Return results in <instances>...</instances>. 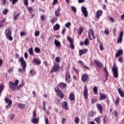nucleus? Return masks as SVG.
Returning <instances> with one entry per match:
<instances>
[{
  "instance_id": "42",
  "label": "nucleus",
  "mask_w": 124,
  "mask_h": 124,
  "mask_svg": "<svg viewBox=\"0 0 124 124\" xmlns=\"http://www.w3.org/2000/svg\"><path fill=\"white\" fill-rule=\"evenodd\" d=\"M55 61H56V62H61V57H57L55 58Z\"/></svg>"
},
{
  "instance_id": "38",
  "label": "nucleus",
  "mask_w": 124,
  "mask_h": 124,
  "mask_svg": "<svg viewBox=\"0 0 124 124\" xmlns=\"http://www.w3.org/2000/svg\"><path fill=\"white\" fill-rule=\"evenodd\" d=\"M18 107L19 108H22V109H24L26 106L23 104H19L18 105Z\"/></svg>"
},
{
  "instance_id": "59",
  "label": "nucleus",
  "mask_w": 124,
  "mask_h": 124,
  "mask_svg": "<svg viewBox=\"0 0 124 124\" xmlns=\"http://www.w3.org/2000/svg\"><path fill=\"white\" fill-rule=\"evenodd\" d=\"M41 19L42 21H44L45 20V16L44 15L41 16Z\"/></svg>"
},
{
  "instance_id": "16",
  "label": "nucleus",
  "mask_w": 124,
  "mask_h": 124,
  "mask_svg": "<svg viewBox=\"0 0 124 124\" xmlns=\"http://www.w3.org/2000/svg\"><path fill=\"white\" fill-rule=\"evenodd\" d=\"M58 86L61 89H64V88H65L66 87V83L61 82L58 84Z\"/></svg>"
},
{
  "instance_id": "48",
  "label": "nucleus",
  "mask_w": 124,
  "mask_h": 124,
  "mask_svg": "<svg viewBox=\"0 0 124 124\" xmlns=\"http://www.w3.org/2000/svg\"><path fill=\"white\" fill-rule=\"evenodd\" d=\"M24 5L28 6L29 4V0H24Z\"/></svg>"
},
{
  "instance_id": "6",
  "label": "nucleus",
  "mask_w": 124,
  "mask_h": 124,
  "mask_svg": "<svg viewBox=\"0 0 124 124\" xmlns=\"http://www.w3.org/2000/svg\"><path fill=\"white\" fill-rule=\"evenodd\" d=\"M89 95V93H88V87L87 85H85L83 90V96L85 99H88V96Z\"/></svg>"
},
{
  "instance_id": "57",
  "label": "nucleus",
  "mask_w": 124,
  "mask_h": 124,
  "mask_svg": "<svg viewBox=\"0 0 124 124\" xmlns=\"http://www.w3.org/2000/svg\"><path fill=\"white\" fill-rule=\"evenodd\" d=\"M24 35H26V32H20V36H24Z\"/></svg>"
},
{
  "instance_id": "52",
  "label": "nucleus",
  "mask_w": 124,
  "mask_h": 124,
  "mask_svg": "<svg viewBox=\"0 0 124 124\" xmlns=\"http://www.w3.org/2000/svg\"><path fill=\"white\" fill-rule=\"evenodd\" d=\"M32 118H36V111L34 110L33 112V117Z\"/></svg>"
},
{
  "instance_id": "1",
  "label": "nucleus",
  "mask_w": 124,
  "mask_h": 124,
  "mask_svg": "<svg viewBox=\"0 0 124 124\" xmlns=\"http://www.w3.org/2000/svg\"><path fill=\"white\" fill-rule=\"evenodd\" d=\"M19 61L21 62V66L23 69L20 68L18 69V71L19 72H23V71H26V67H27V63L26 62V61H25V60H24V58L23 57H21L19 59Z\"/></svg>"
},
{
  "instance_id": "22",
  "label": "nucleus",
  "mask_w": 124,
  "mask_h": 124,
  "mask_svg": "<svg viewBox=\"0 0 124 124\" xmlns=\"http://www.w3.org/2000/svg\"><path fill=\"white\" fill-rule=\"evenodd\" d=\"M31 122L33 124H37V123L39 122V118H32L31 119Z\"/></svg>"
},
{
  "instance_id": "51",
  "label": "nucleus",
  "mask_w": 124,
  "mask_h": 124,
  "mask_svg": "<svg viewBox=\"0 0 124 124\" xmlns=\"http://www.w3.org/2000/svg\"><path fill=\"white\" fill-rule=\"evenodd\" d=\"M104 72H106V75L108 76V72L107 71V67L106 66L105 67V68L104 69Z\"/></svg>"
},
{
  "instance_id": "20",
  "label": "nucleus",
  "mask_w": 124,
  "mask_h": 124,
  "mask_svg": "<svg viewBox=\"0 0 124 124\" xmlns=\"http://www.w3.org/2000/svg\"><path fill=\"white\" fill-rule=\"evenodd\" d=\"M81 80L82 82H86L88 80V75L84 74L81 76Z\"/></svg>"
},
{
  "instance_id": "30",
  "label": "nucleus",
  "mask_w": 124,
  "mask_h": 124,
  "mask_svg": "<svg viewBox=\"0 0 124 124\" xmlns=\"http://www.w3.org/2000/svg\"><path fill=\"white\" fill-rule=\"evenodd\" d=\"M96 115V113L94 111H91L89 113V117H94Z\"/></svg>"
},
{
  "instance_id": "17",
  "label": "nucleus",
  "mask_w": 124,
  "mask_h": 124,
  "mask_svg": "<svg viewBox=\"0 0 124 124\" xmlns=\"http://www.w3.org/2000/svg\"><path fill=\"white\" fill-rule=\"evenodd\" d=\"M67 102L64 101L62 103V106L63 107V108L64 109H65V110H68V109H69V108H68V107L67 106Z\"/></svg>"
},
{
  "instance_id": "49",
  "label": "nucleus",
  "mask_w": 124,
  "mask_h": 124,
  "mask_svg": "<svg viewBox=\"0 0 124 124\" xmlns=\"http://www.w3.org/2000/svg\"><path fill=\"white\" fill-rule=\"evenodd\" d=\"M13 69H14V67H11L10 69L8 71V73H11V72H13Z\"/></svg>"
},
{
  "instance_id": "10",
  "label": "nucleus",
  "mask_w": 124,
  "mask_h": 124,
  "mask_svg": "<svg viewBox=\"0 0 124 124\" xmlns=\"http://www.w3.org/2000/svg\"><path fill=\"white\" fill-rule=\"evenodd\" d=\"M81 10L85 17L87 18V17H88V11L87 10V8L82 6L81 8Z\"/></svg>"
},
{
  "instance_id": "33",
  "label": "nucleus",
  "mask_w": 124,
  "mask_h": 124,
  "mask_svg": "<svg viewBox=\"0 0 124 124\" xmlns=\"http://www.w3.org/2000/svg\"><path fill=\"white\" fill-rule=\"evenodd\" d=\"M71 26V22H68L66 23L65 24V27H66V28H67L68 29H69V28H70V26Z\"/></svg>"
},
{
  "instance_id": "53",
  "label": "nucleus",
  "mask_w": 124,
  "mask_h": 124,
  "mask_svg": "<svg viewBox=\"0 0 124 124\" xmlns=\"http://www.w3.org/2000/svg\"><path fill=\"white\" fill-rule=\"evenodd\" d=\"M109 21H111L112 23H113V22H115V19H114V18H113L112 17H110Z\"/></svg>"
},
{
  "instance_id": "62",
  "label": "nucleus",
  "mask_w": 124,
  "mask_h": 124,
  "mask_svg": "<svg viewBox=\"0 0 124 124\" xmlns=\"http://www.w3.org/2000/svg\"><path fill=\"white\" fill-rule=\"evenodd\" d=\"M118 114H119V113L116 110H114V115L115 117H118Z\"/></svg>"
},
{
  "instance_id": "26",
  "label": "nucleus",
  "mask_w": 124,
  "mask_h": 124,
  "mask_svg": "<svg viewBox=\"0 0 124 124\" xmlns=\"http://www.w3.org/2000/svg\"><path fill=\"white\" fill-rule=\"evenodd\" d=\"M25 85V82L22 81L21 82V83L19 85V86H17V90H20L22 87H24Z\"/></svg>"
},
{
  "instance_id": "13",
  "label": "nucleus",
  "mask_w": 124,
  "mask_h": 124,
  "mask_svg": "<svg viewBox=\"0 0 124 124\" xmlns=\"http://www.w3.org/2000/svg\"><path fill=\"white\" fill-rule=\"evenodd\" d=\"M102 13H103L102 11L101 10L98 11L96 13V18H97V19H99L101 15H102Z\"/></svg>"
},
{
  "instance_id": "40",
  "label": "nucleus",
  "mask_w": 124,
  "mask_h": 124,
  "mask_svg": "<svg viewBox=\"0 0 124 124\" xmlns=\"http://www.w3.org/2000/svg\"><path fill=\"white\" fill-rule=\"evenodd\" d=\"M99 48H100L101 51H103V49H104V48L103 47V44L101 42H100Z\"/></svg>"
},
{
  "instance_id": "23",
  "label": "nucleus",
  "mask_w": 124,
  "mask_h": 124,
  "mask_svg": "<svg viewBox=\"0 0 124 124\" xmlns=\"http://www.w3.org/2000/svg\"><path fill=\"white\" fill-rule=\"evenodd\" d=\"M118 92L121 97H124V92L123 91H122V90L119 88L118 89Z\"/></svg>"
},
{
  "instance_id": "8",
  "label": "nucleus",
  "mask_w": 124,
  "mask_h": 124,
  "mask_svg": "<svg viewBox=\"0 0 124 124\" xmlns=\"http://www.w3.org/2000/svg\"><path fill=\"white\" fill-rule=\"evenodd\" d=\"M60 69V65L59 64H54L52 70H51V72H58Z\"/></svg>"
},
{
  "instance_id": "43",
  "label": "nucleus",
  "mask_w": 124,
  "mask_h": 124,
  "mask_svg": "<svg viewBox=\"0 0 124 124\" xmlns=\"http://www.w3.org/2000/svg\"><path fill=\"white\" fill-rule=\"evenodd\" d=\"M84 42L85 45H89V44L90 43V42L89 41L88 39H86Z\"/></svg>"
},
{
  "instance_id": "7",
  "label": "nucleus",
  "mask_w": 124,
  "mask_h": 124,
  "mask_svg": "<svg viewBox=\"0 0 124 124\" xmlns=\"http://www.w3.org/2000/svg\"><path fill=\"white\" fill-rule=\"evenodd\" d=\"M90 32H88V36L90 39V40H93V39L92 38V36L93 38H95V36L94 35V32L93 31V29H90ZM91 34L92 36H91Z\"/></svg>"
},
{
  "instance_id": "60",
  "label": "nucleus",
  "mask_w": 124,
  "mask_h": 124,
  "mask_svg": "<svg viewBox=\"0 0 124 124\" xmlns=\"http://www.w3.org/2000/svg\"><path fill=\"white\" fill-rule=\"evenodd\" d=\"M58 3V0H53V5L57 4Z\"/></svg>"
},
{
  "instance_id": "46",
  "label": "nucleus",
  "mask_w": 124,
  "mask_h": 124,
  "mask_svg": "<svg viewBox=\"0 0 124 124\" xmlns=\"http://www.w3.org/2000/svg\"><path fill=\"white\" fill-rule=\"evenodd\" d=\"M40 34V32L38 31H37L35 32V36L37 37L39 36V35Z\"/></svg>"
},
{
  "instance_id": "44",
  "label": "nucleus",
  "mask_w": 124,
  "mask_h": 124,
  "mask_svg": "<svg viewBox=\"0 0 124 124\" xmlns=\"http://www.w3.org/2000/svg\"><path fill=\"white\" fill-rule=\"evenodd\" d=\"M30 74L31 75V77H32V76H33L34 75V71L32 70H31L30 71Z\"/></svg>"
},
{
  "instance_id": "29",
  "label": "nucleus",
  "mask_w": 124,
  "mask_h": 124,
  "mask_svg": "<svg viewBox=\"0 0 124 124\" xmlns=\"http://www.w3.org/2000/svg\"><path fill=\"white\" fill-rule=\"evenodd\" d=\"M33 62L36 64H40L41 63V62L38 59H34Z\"/></svg>"
},
{
  "instance_id": "5",
  "label": "nucleus",
  "mask_w": 124,
  "mask_h": 124,
  "mask_svg": "<svg viewBox=\"0 0 124 124\" xmlns=\"http://www.w3.org/2000/svg\"><path fill=\"white\" fill-rule=\"evenodd\" d=\"M65 81L67 83H70L71 82V77L69 72L66 71L65 74Z\"/></svg>"
},
{
  "instance_id": "35",
  "label": "nucleus",
  "mask_w": 124,
  "mask_h": 124,
  "mask_svg": "<svg viewBox=\"0 0 124 124\" xmlns=\"http://www.w3.org/2000/svg\"><path fill=\"white\" fill-rule=\"evenodd\" d=\"M29 52L30 55H33V50L32 49V47L30 48L29 49Z\"/></svg>"
},
{
  "instance_id": "4",
  "label": "nucleus",
  "mask_w": 124,
  "mask_h": 124,
  "mask_svg": "<svg viewBox=\"0 0 124 124\" xmlns=\"http://www.w3.org/2000/svg\"><path fill=\"white\" fill-rule=\"evenodd\" d=\"M5 34L6 35V37L7 39H9L10 41H12V40H13V37L11 36L12 33H11V31L10 30V29H6L5 31Z\"/></svg>"
},
{
  "instance_id": "12",
  "label": "nucleus",
  "mask_w": 124,
  "mask_h": 124,
  "mask_svg": "<svg viewBox=\"0 0 124 124\" xmlns=\"http://www.w3.org/2000/svg\"><path fill=\"white\" fill-rule=\"evenodd\" d=\"M87 52H88V49H83L79 50V55L80 56V57H81V56H82V55H84V54H86V53H87Z\"/></svg>"
},
{
  "instance_id": "56",
  "label": "nucleus",
  "mask_w": 124,
  "mask_h": 124,
  "mask_svg": "<svg viewBox=\"0 0 124 124\" xmlns=\"http://www.w3.org/2000/svg\"><path fill=\"white\" fill-rule=\"evenodd\" d=\"M20 15V13L18 14L17 15H16L15 16H14V20H16L17 18L19 17V16Z\"/></svg>"
},
{
  "instance_id": "54",
  "label": "nucleus",
  "mask_w": 124,
  "mask_h": 124,
  "mask_svg": "<svg viewBox=\"0 0 124 124\" xmlns=\"http://www.w3.org/2000/svg\"><path fill=\"white\" fill-rule=\"evenodd\" d=\"M66 31V29L65 28H64L62 32V34H63V35H64V33H65V31Z\"/></svg>"
},
{
  "instance_id": "31",
  "label": "nucleus",
  "mask_w": 124,
  "mask_h": 124,
  "mask_svg": "<svg viewBox=\"0 0 124 124\" xmlns=\"http://www.w3.org/2000/svg\"><path fill=\"white\" fill-rule=\"evenodd\" d=\"M54 43L56 46V47H59L61 45V43L59 41L55 40Z\"/></svg>"
},
{
  "instance_id": "55",
  "label": "nucleus",
  "mask_w": 124,
  "mask_h": 124,
  "mask_svg": "<svg viewBox=\"0 0 124 124\" xmlns=\"http://www.w3.org/2000/svg\"><path fill=\"white\" fill-rule=\"evenodd\" d=\"M66 122V119H64V118H62V121L61 122L62 124H63L65 122Z\"/></svg>"
},
{
  "instance_id": "64",
  "label": "nucleus",
  "mask_w": 124,
  "mask_h": 124,
  "mask_svg": "<svg viewBox=\"0 0 124 124\" xmlns=\"http://www.w3.org/2000/svg\"><path fill=\"white\" fill-rule=\"evenodd\" d=\"M10 119H11V120H13V119H14V114H11Z\"/></svg>"
},
{
  "instance_id": "47",
  "label": "nucleus",
  "mask_w": 124,
  "mask_h": 124,
  "mask_svg": "<svg viewBox=\"0 0 124 124\" xmlns=\"http://www.w3.org/2000/svg\"><path fill=\"white\" fill-rule=\"evenodd\" d=\"M35 53H39L40 52V49L39 47H35Z\"/></svg>"
},
{
  "instance_id": "50",
  "label": "nucleus",
  "mask_w": 124,
  "mask_h": 124,
  "mask_svg": "<svg viewBox=\"0 0 124 124\" xmlns=\"http://www.w3.org/2000/svg\"><path fill=\"white\" fill-rule=\"evenodd\" d=\"M70 48L72 49V50H73V49H74L75 48L74 44H73V43H70Z\"/></svg>"
},
{
  "instance_id": "14",
  "label": "nucleus",
  "mask_w": 124,
  "mask_h": 124,
  "mask_svg": "<svg viewBox=\"0 0 124 124\" xmlns=\"http://www.w3.org/2000/svg\"><path fill=\"white\" fill-rule=\"evenodd\" d=\"M94 62L96 63V66H98L99 68H101V67H102L103 66L102 63L99 61L94 60Z\"/></svg>"
},
{
  "instance_id": "2",
  "label": "nucleus",
  "mask_w": 124,
  "mask_h": 124,
  "mask_svg": "<svg viewBox=\"0 0 124 124\" xmlns=\"http://www.w3.org/2000/svg\"><path fill=\"white\" fill-rule=\"evenodd\" d=\"M9 83L10 88L12 89V91H15V90H17L18 84H19V80L18 79L16 80L15 83H13L12 81H10Z\"/></svg>"
},
{
  "instance_id": "28",
  "label": "nucleus",
  "mask_w": 124,
  "mask_h": 124,
  "mask_svg": "<svg viewBox=\"0 0 124 124\" xmlns=\"http://www.w3.org/2000/svg\"><path fill=\"white\" fill-rule=\"evenodd\" d=\"M3 89H4V84H0V94H1V93H2L3 91Z\"/></svg>"
},
{
  "instance_id": "63",
  "label": "nucleus",
  "mask_w": 124,
  "mask_h": 124,
  "mask_svg": "<svg viewBox=\"0 0 124 124\" xmlns=\"http://www.w3.org/2000/svg\"><path fill=\"white\" fill-rule=\"evenodd\" d=\"M55 91L56 93H57L58 92L60 91L61 90H60V89H59V88L56 87L55 88Z\"/></svg>"
},
{
  "instance_id": "34",
  "label": "nucleus",
  "mask_w": 124,
  "mask_h": 124,
  "mask_svg": "<svg viewBox=\"0 0 124 124\" xmlns=\"http://www.w3.org/2000/svg\"><path fill=\"white\" fill-rule=\"evenodd\" d=\"M83 31L84 29L83 28V27H80L79 29L78 34H82V32H83Z\"/></svg>"
},
{
  "instance_id": "18",
  "label": "nucleus",
  "mask_w": 124,
  "mask_h": 124,
  "mask_svg": "<svg viewBox=\"0 0 124 124\" xmlns=\"http://www.w3.org/2000/svg\"><path fill=\"white\" fill-rule=\"evenodd\" d=\"M107 98V96L105 94L100 93V100H104Z\"/></svg>"
},
{
  "instance_id": "24",
  "label": "nucleus",
  "mask_w": 124,
  "mask_h": 124,
  "mask_svg": "<svg viewBox=\"0 0 124 124\" xmlns=\"http://www.w3.org/2000/svg\"><path fill=\"white\" fill-rule=\"evenodd\" d=\"M121 55H123V50H119L116 54V58H118V57H120Z\"/></svg>"
},
{
  "instance_id": "32",
  "label": "nucleus",
  "mask_w": 124,
  "mask_h": 124,
  "mask_svg": "<svg viewBox=\"0 0 124 124\" xmlns=\"http://www.w3.org/2000/svg\"><path fill=\"white\" fill-rule=\"evenodd\" d=\"M94 121L96 122L97 124H100V123H101L100 117H97V118H95Z\"/></svg>"
},
{
  "instance_id": "39",
  "label": "nucleus",
  "mask_w": 124,
  "mask_h": 124,
  "mask_svg": "<svg viewBox=\"0 0 124 124\" xmlns=\"http://www.w3.org/2000/svg\"><path fill=\"white\" fill-rule=\"evenodd\" d=\"M93 91L95 94H97V87L95 86L93 87Z\"/></svg>"
},
{
  "instance_id": "11",
  "label": "nucleus",
  "mask_w": 124,
  "mask_h": 124,
  "mask_svg": "<svg viewBox=\"0 0 124 124\" xmlns=\"http://www.w3.org/2000/svg\"><path fill=\"white\" fill-rule=\"evenodd\" d=\"M123 36H124V32L122 31L120 32L119 36L117 40V43H122V42L123 41Z\"/></svg>"
},
{
  "instance_id": "41",
  "label": "nucleus",
  "mask_w": 124,
  "mask_h": 124,
  "mask_svg": "<svg viewBox=\"0 0 124 124\" xmlns=\"http://www.w3.org/2000/svg\"><path fill=\"white\" fill-rule=\"evenodd\" d=\"M71 8L72 10V11H73V12H77V9L76 8V7H75V6H71Z\"/></svg>"
},
{
  "instance_id": "15",
  "label": "nucleus",
  "mask_w": 124,
  "mask_h": 124,
  "mask_svg": "<svg viewBox=\"0 0 124 124\" xmlns=\"http://www.w3.org/2000/svg\"><path fill=\"white\" fill-rule=\"evenodd\" d=\"M61 7H58L57 10L55 11V16L57 17H60V15H61Z\"/></svg>"
},
{
  "instance_id": "9",
  "label": "nucleus",
  "mask_w": 124,
  "mask_h": 124,
  "mask_svg": "<svg viewBox=\"0 0 124 124\" xmlns=\"http://www.w3.org/2000/svg\"><path fill=\"white\" fill-rule=\"evenodd\" d=\"M5 103H8V105L6 107V108L7 109H8V108H10V106L12 105V100H11L10 99H8V98H5L4 99Z\"/></svg>"
},
{
  "instance_id": "58",
  "label": "nucleus",
  "mask_w": 124,
  "mask_h": 124,
  "mask_svg": "<svg viewBox=\"0 0 124 124\" xmlns=\"http://www.w3.org/2000/svg\"><path fill=\"white\" fill-rule=\"evenodd\" d=\"M103 120L104 124H106V116H104Z\"/></svg>"
},
{
  "instance_id": "45",
  "label": "nucleus",
  "mask_w": 124,
  "mask_h": 124,
  "mask_svg": "<svg viewBox=\"0 0 124 124\" xmlns=\"http://www.w3.org/2000/svg\"><path fill=\"white\" fill-rule=\"evenodd\" d=\"M75 122L77 123V124H79V122H80V119H79V118L78 117H76L75 118Z\"/></svg>"
},
{
  "instance_id": "3",
  "label": "nucleus",
  "mask_w": 124,
  "mask_h": 124,
  "mask_svg": "<svg viewBox=\"0 0 124 124\" xmlns=\"http://www.w3.org/2000/svg\"><path fill=\"white\" fill-rule=\"evenodd\" d=\"M112 74L114 78H118L119 77V69H118V66L115 63L112 68Z\"/></svg>"
},
{
  "instance_id": "25",
  "label": "nucleus",
  "mask_w": 124,
  "mask_h": 124,
  "mask_svg": "<svg viewBox=\"0 0 124 124\" xmlns=\"http://www.w3.org/2000/svg\"><path fill=\"white\" fill-rule=\"evenodd\" d=\"M96 106L98 110H99L100 113L101 114L102 113V106H101V105L99 104H97Z\"/></svg>"
},
{
  "instance_id": "36",
  "label": "nucleus",
  "mask_w": 124,
  "mask_h": 124,
  "mask_svg": "<svg viewBox=\"0 0 124 124\" xmlns=\"http://www.w3.org/2000/svg\"><path fill=\"white\" fill-rule=\"evenodd\" d=\"M67 39L68 40L69 42H70V43H72L73 42V40H72V38H71V37H70V36H68L67 37Z\"/></svg>"
},
{
  "instance_id": "37",
  "label": "nucleus",
  "mask_w": 124,
  "mask_h": 124,
  "mask_svg": "<svg viewBox=\"0 0 124 124\" xmlns=\"http://www.w3.org/2000/svg\"><path fill=\"white\" fill-rule=\"evenodd\" d=\"M8 9H5L3 11H2V13L3 14V15H6V14H7V13H8Z\"/></svg>"
},
{
  "instance_id": "61",
  "label": "nucleus",
  "mask_w": 124,
  "mask_h": 124,
  "mask_svg": "<svg viewBox=\"0 0 124 124\" xmlns=\"http://www.w3.org/2000/svg\"><path fill=\"white\" fill-rule=\"evenodd\" d=\"M105 34H109V31L108 30H106L105 31V32H104Z\"/></svg>"
},
{
  "instance_id": "27",
  "label": "nucleus",
  "mask_w": 124,
  "mask_h": 124,
  "mask_svg": "<svg viewBox=\"0 0 124 124\" xmlns=\"http://www.w3.org/2000/svg\"><path fill=\"white\" fill-rule=\"evenodd\" d=\"M60 28H61V26H60L59 24H56V25L53 27V30L54 31H58V30H60Z\"/></svg>"
},
{
  "instance_id": "21",
  "label": "nucleus",
  "mask_w": 124,
  "mask_h": 124,
  "mask_svg": "<svg viewBox=\"0 0 124 124\" xmlns=\"http://www.w3.org/2000/svg\"><path fill=\"white\" fill-rule=\"evenodd\" d=\"M69 99L72 101V100H75V95H74V93H71L69 96Z\"/></svg>"
},
{
  "instance_id": "19",
  "label": "nucleus",
  "mask_w": 124,
  "mask_h": 124,
  "mask_svg": "<svg viewBox=\"0 0 124 124\" xmlns=\"http://www.w3.org/2000/svg\"><path fill=\"white\" fill-rule=\"evenodd\" d=\"M57 94L58 96H59L61 99L63 98V97H64V94L62 93V92L61 90L57 92Z\"/></svg>"
}]
</instances>
